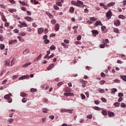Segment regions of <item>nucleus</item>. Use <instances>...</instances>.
<instances>
[{
  "mask_svg": "<svg viewBox=\"0 0 126 126\" xmlns=\"http://www.w3.org/2000/svg\"><path fill=\"white\" fill-rule=\"evenodd\" d=\"M77 6H78L79 7L83 8V7H85V6H86V5L83 4V2H82L79 0H78L77 1Z\"/></svg>",
  "mask_w": 126,
  "mask_h": 126,
  "instance_id": "obj_1",
  "label": "nucleus"
},
{
  "mask_svg": "<svg viewBox=\"0 0 126 126\" xmlns=\"http://www.w3.org/2000/svg\"><path fill=\"white\" fill-rule=\"evenodd\" d=\"M106 17L107 19H111L112 16H113V13H112V11L109 10V11L106 13Z\"/></svg>",
  "mask_w": 126,
  "mask_h": 126,
  "instance_id": "obj_2",
  "label": "nucleus"
},
{
  "mask_svg": "<svg viewBox=\"0 0 126 126\" xmlns=\"http://www.w3.org/2000/svg\"><path fill=\"white\" fill-rule=\"evenodd\" d=\"M0 15L1 16V20L4 22H6V18H5V17L4 16V15L3 13L0 12Z\"/></svg>",
  "mask_w": 126,
  "mask_h": 126,
  "instance_id": "obj_3",
  "label": "nucleus"
},
{
  "mask_svg": "<svg viewBox=\"0 0 126 126\" xmlns=\"http://www.w3.org/2000/svg\"><path fill=\"white\" fill-rule=\"evenodd\" d=\"M114 24L115 26H120L121 25V21L119 20H116L114 21Z\"/></svg>",
  "mask_w": 126,
  "mask_h": 126,
  "instance_id": "obj_4",
  "label": "nucleus"
},
{
  "mask_svg": "<svg viewBox=\"0 0 126 126\" xmlns=\"http://www.w3.org/2000/svg\"><path fill=\"white\" fill-rule=\"evenodd\" d=\"M11 96H12V94H11V93H9L7 94H5L4 96V98L6 99V100H8V99H10V97H11Z\"/></svg>",
  "mask_w": 126,
  "mask_h": 126,
  "instance_id": "obj_5",
  "label": "nucleus"
},
{
  "mask_svg": "<svg viewBox=\"0 0 126 126\" xmlns=\"http://www.w3.org/2000/svg\"><path fill=\"white\" fill-rule=\"evenodd\" d=\"M43 32L44 29H43L42 28H39L37 30V33L39 35H40V34H42V33H43Z\"/></svg>",
  "mask_w": 126,
  "mask_h": 126,
  "instance_id": "obj_6",
  "label": "nucleus"
},
{
  "mask_svg": "<svg viewBox=\"0 0 126 126\" xmlns=\"http://www.w3.org/2000/svg\"><path fill=\"white\" fill-rule=\"evenodd\" d=\"M64 96H74V94L72 93H65L63 94Z\"/></svg>",
  "mask_w": 126,
  "mask_h": 126,
  "instance_id": "obj_7",
  "label": "nucleus"
},
{
  "mask_svg": "<svg viewBox=\"0 0 126 126\" xmlns=\"http://www.w3.org/2000/svg\"><path fill=\"white\" fill-rule=\"evenodd\" d=\"M29 78V75H26L22 76V77H20L19 79V80H22L23 79H25V78Z\"/></svg>",
  "mask_w": 126,
  "mask_h": 126,
  "instance_id": "obj_8",
  "label": "nucleus"
},
{
  "mask_svg": "<svg viewBox=\"0 0 126 126\" xmlns=\"http://www.w3.org/2000/svg\"><path fill=\"white\" fill-rule=\"evenodd\" d=\"M25 19H26V20H27V21H29V22L33 21L34 20V19L30 17H25Z\"/></svg>",
  "mask_w": 126,
  "mask_h": 126,
  "instance_id": "obj_9",
  "label": "nucleus"
},
{
  "mask_svg": "<svg viewBox=\"0 0 126 126\" xmlns=\"http://www.w3.org/2000/svg\"><path fill=\"white\" fill-rule=\"evenodd\" d=\"M55 67V64L52 63L47 67V70H50L52 69V68H54Z\"/></svg>",
  "mask_w": 126,
  "mask_h": 126,
  "instance_id": "obj_10",
  "label": "nucleus"
},
{
  "mask_svg": "<svg viewBox=\"0 0 126 126\" xmlns=\"http://www.w3.org/2000/svg\"><path fill=\"white\" fill-rule=\"evenodd\" d=\"M108 115L109 117H115V113L112 111H108Z\"/></svg>",
  "mask_w": 126,
  "mask_h": 126,
  "instance_id": "obj_11",
  "label": "nucleus"
},
{
  "mask_svg": "<svg viewBox=\"0 0 126 126\" xmlns=\"http://www.w3.org/2000/svg\"><path fill=\"white\" fill-rule=\"evenodd\" d=\"M93 35L95 37L96 36V35H98L99 34V32H98V31L97 30H94L92 31Z\"/></svg>",
  "mask_w": 126,
  "mask_h": 126,
  "instance_id": "obj_12",
  "label": "nucleus"
},
{
  "mask_svg": "<svg viewBox=\"0 0 126 126\" xmlns=\"http://www.w3.org/2000/svg\"><path fill=\"white\" fill-rule=\"evenodd\" d=\"M19 23L20 24H22L23 27H28V25H27V24H26V23H25V22L22 23V22H21V21H20V22H19Z\"/></svg>",
  "mask_w": 126,
  "mask_h": 126,
  "instance_id": "obj_13",
  "label": "nucleus"
},
{
  "mask_svg": "<svg viewBox=\"0 0 126 126\" xmlns=\"http://www.w3.org/2000/svg\"><path fill=\"white\" fill-rule=\"evenodd\" d=\"M114 4H116V2H111L107 5V7H110V6H114Z\"/></svg>",
  "mask_w": 126,
  "mask_h": 126,
  "instance_id": "obj_14",
  "label": "nucleus"
},
{
  "mask_svg": "<svg viewBox=\"0 0 126 126\" xmlns=\"http://www.w3.org/2000/svg\"><path fill=\"white\" fill-rule=\"evenodd\" d=\"M46 14L51 19H53V18H54V16H53L52 14L49 13V12H46Z\"/></svg>",
  "mask_w": 126,
  "mask_h": 126,
  "instance_id": "obj_15",
  "label": "nucleus"
},
{
  "mask_svg": "<svg viewBox=\"0 0 126 126\" xmlns=\"http://www.w3.org/2000/svg\"><path fill=\"white\" fill-rule=\"evenodd\" d=\"M36 0H31V2H32V4H39V1Z\"/></svg>",
  "mask_w": 126,
  "mask_h": 126,
  "instance_id": "obj_16",
  "label": "nucleus"
},
{
  "mask_svg": "<svg viewBox=\"0 0 126 126\" xmlns=\"http://www.w3.org/2000/svg\"><path fill=\"white\" fill-rule=\"evenodd\" d=\"M59 29H60V24H57L55 26V31H59Z\"/></svg>",
  "mask_w": 126,
  "mask_h": 126,
  "instance_id": "obj_17",
  "label": "nucleus"
},
{
  "mask_svg": "<svg viewBox=\"0 0 126 126\" xmlns=\"http://www.w3.org/2000/svg\"><path fill=\"white\" fill-rule=\"evenodd\" d=\"M95 25L97 26V25H100V26H103V24H102V23L101 22V21H97L95 23Z\"/></svg>",
  "mask_w": 126,
  "mask_h": 126,
  "instance_id": "obj_18",
  "label": "nucleus"
},
{
  "mask_svg": "<svg viewBox=\"0 0 126 126\" xmlns=\"http://www.w3.org/2000/svg\"><path fill=\"white\" fill-rule=\"evenodd\" d=\"M14 42L17 43V40H16V39L11 40L9 41V45H12V44Z\"/></svg>",
  "mask_w": 126,
  "mask_h": 126,
  "instance_id": "obj_19",
  "label": "nucleus"
},
{
  "mask_svg": "<svg viewBox=\"0 0 126 126\" xmlns=\"http://www.w3.org/2000/svg\"><path fill=\"white\" fill-rule=\"evenodd\" d=\"M14 121V119H13L12 118H10L7 120V122H8V124H9V125H11V124H12V123H13Z\"/></svg>",
  "mask_w": 126,
  "mask_h": 126,
  "instance_id": "obj_20",
  "label": "nucleus"
},
{
  "mask_svg": "<svg viewBox=\"0 0 126 126\" xmlns=\"http://www.w3.org/2000/svg\"><path fill=\"white\" fill-rule=\"evenodd\" d=\"M19 3L22 4V5H25L26 6H27V5H28V4H27V3L24 2V1H22L21 0L19 1Z\"/></svg>",
  "mask_w": 126,
  "mask_h": 126,
  "instance_id": "obj_21",
  "label": "nucleus"
},
{
  "mask_svg": "<svg viewBox=\"0 0 126 126\" xmlns=\"http://www.w3.org/2000/svg\"><path fill=\"white\" fill-rule=\"evenodd\" d=\"M99 5H100V6L103 7V8H104V9H108V7H107V6H106L105 5H104V4L103 3H100V4H99Z\"/></svg>",
  "mask_w": 126,
  "mask_h": 126,
  "instance_id": "obj_22",
  "label": "nucleus"
},
{
  "mask_svg": "<svg viewBox=\"0 0 126 126\" xmlns=\"http://www.w3.org/2000/svg\"><path fill=\"white\" fill-rule=\"evenodd\" d=\"M120 78H122L124 81L126 82V75H120Z\"/></svg>",
  "mask_w": 126,
  "mask_h": 126,
  "instance_id": "obj_23",
  "label": "nucleus"
},
{
  "mask_svg": "<svg viewBox=\"0 0 126 126\" xmlns=\"http://www.w3.org/2000/svg\"><path fill=\"white\" fill-rule=\"evenodd\" d=\"M118 18H120V19H123V20H125L126 18V16H124L123 15H119L118 16Z\"/></svg>",
  "mask_w": 126,
  "mask_h": 126,
  "instance_id": "obj_24",
  "label": "nucleus"
},
{
  "mask_svg": "<svg viewBox=\"0 0 126 126\" xmlns=\"http://www.w3.org/2000/svg\"><path fill=\"white\" fill-rule=\"evenodd\" d=\"M31 63H32L31 62L26 63L23 65V67H24V68L27 67V66H28L29 65H30V64H31Z\"/></svg>",
  "mask_w": 126,
  "mask_h": 126,
  "instance_id": "obj_25",
  "label": "nucleus"
},
{
  "mask_svg": "<svg viewBox=\"0 0 126 126\" xmlns=\"http://www.w3.org/2000/svg\"><path fill=\"white\" fill-rule=\"evenodd\" d=\"M94 110H96V111H102V109L97 106H95L94 107Z\"/></svg>",
  "mask_w": 126,
  "mask_h": 126,
  "instance_id": "obj_26",
  "label": "nucleus"
},
{
  "mask_svg": "<svg viewBox=\"0 0 126 126\" xmlns=\"http://www.w3.org/2000/svg\"><path fill=\"white\" fill-rule=\"evenodd\" d=\"M114 32L115 33H117V34H119L120 33V31H119V29L118 28H114L113 29Z\"/></svg>",
  "mask_w": 126,
  "mask_h": 126,
  "instance_id": "obj_27",
  "label": "nucleus"
},
{
  "mask_svg": "<svg viewBox=\"0 0 126 126\" xmlns=\"http://www.w3.org/2000/svg\"><path fill=\"white\" fill-rule=\"evenodd\" d=\"M48 112H49V109H48L47 108L42 109V113H44L45 114H47V113H48Z\"/></svg>",
  "mask_w": 126,
  "mask_h": 126,
  "instance_id": "obj_28",
  "label": "nucleus"
},
{
  "mask_svg": "<svg viewBox=\"0 0 126 126\" xmlns=\"http://www.w3.org/2000/svg\"><path fill=\"white\" fill-rule=\"evenodd\" d=\"M64 92H70L71 91L70 88L68 87L64 88Z\"/></svg>",
  "mask_w": 126,
  "mask_h": 126,
  "instance_id": "obj_29",
  "label": "nucleus"
},
{
  "mask_svg": "<svg viewBox=\"0 0 126 126\" xmlns=\"http://www.w3.org/2000/svg\"><path fill=\"white\" fill-rule=\"evenodd\" d=\"M117 89H111V94H115V92H117Z\"/></svg>",
  "mask_w": 126,
  "mask_h": 126,
  "instance_id": "obj_30",
  "label": "nucleus"
},
{
  "mask_svg": "<svg viewBox=\"0 0 126 126\" xmlns=\"http://www.w3.org/2000/svg\"><path fill=\"white\" fill-rule=\"evenodd\" d=\"M8 10L9 11V12H11V13H12L13 12L16 11V10H15V9H11V8H9Z\"/></svg>",
  "mask_w": 126,
  "mask_h": 126,
  "instance_id": "obj_31",
  "label": "nucleus"
},
{
  "mask_svg": "<svg viewBox=\"0 0 126 126\" xmlns=\"http://www.w3.org/2000/svg\"><path fill=\"white\" fill-rule=\"evenodd\" d=\"M15 63V60L14 59V58H13V59L11 61V66H12Z\"/></svg>",
  "mask_w": 126,
  "mask_h": 126,
  "instance_id": "obj_32",
  "label": "nucleus"
},
{
  "mask_svg": "<svg viewBox=\"0 0 126 126\" xmlns=\"http://www.w3.org/2000/svg\"><path fill=\"white\" fill-rule=\"evenodd\" d=\"M105 83H106V81L105 80H102L99 81V84H100V85H103V84H105Z\"/></svg>",
  "mask_w": 126,
  "mask_h": 126,
  "instance_id": "obj_33",
  "label": "nucleus"
},
{
  "mask_svg": "<svg viewBox=\"0 0 126 126\" xmlns=\"http://www.w3.org/2000/svg\"><path fill=\"white\" fill-rule=\"evenodd\" d=\"M29 53V49H26L25 51H24L23 54V55H27Z\"/></svg>",
  "mask_w": 126,
  "mask_h": 126,
  "instance_id": "obj_34",
  "label": "nucleus"
},
{
  "mask_svg": "<svg viewBox=\"0 0 126 126\" xmlns=\"http://www.w3.org/2000/svg\"><path fill=\"white\" fill-rule=\"evenodd\" d=\"M120 105L121 103H120L119 102H115V103H114V106H115V107H120Z\"/></svg>",
  "mask_w": 126,
  "mask_h": 126,
  "instance_id": "obj_35",
  "label": "nucleus"
},
{
  "mask_svg": "<svg viewBox=\"0 0 126 126\" xmlns=\"http://www.w3.org/2000/svg\"><path fill=\"white\" fill-rule=\"evenodd\" d=\"M69 12L71 13H73V12H74V8H73L72 7H70L69 9Z\"/></svg>",
  "mask_w": 126,
  "mask_h": 126,
  "instance_id": "obj_36",
  "label": "nucleus"
},
{
  "mask_svg": "<svg viewBox=\"0 0 126 126\" xmlns=\"http://www.w3.org/2000/svg\"><path fill=\"white\" fill-rule=\"evenodd\" d=\"M30 91H31V92H32V93H34V92H36L37 89H34V88H32V89H31Z\"/></svg>",
  "mask_w": 126,
  "mask_h": 126,
  "instance_id": "obj_37",
  "label": "nucleus"
},
{
  "mask_svg": "<svg viewBox=\"0 0 126 126\" xmlns=\"http://www.w3.org/2000/svg\"><path fill=\"white\" fill-rule=\"evenodd\" d=\"M101 113L103 116H107V111L105 110H103L101 111Z\"/></svg>",
  "mask_w": 126,
  "mask_h": 126,
  "instance_id": "obj_38",
  "label": "nucleus"
},
{
  "mask_svg": "<svg viewBox=\"0 0 126 126\" xmlns=\"http://www.w3.org/2000/svg\"><path fill=\"white\" fill-rule=\"evenodd\" d=\"M10 3H12V4H15L16 2L14 0H8Z\"/></svg>",
  "mask_w": 126,
  "mask_h": 126,
  "instance_id": "obj_39",
  "label": "nucleus"
},
{
  "mask_svg": "<svg viewBox=\"0 0 126 126\" xmlns=\"http://www.w3.org/2000/svg\"><path fill=\"white\" fill-rule=\"evenodd\" d=\"M71 3L72 4H73V5H75L76 6H77V2L73 1V0L71 1Z\"/></svg>",
  "mask_w": 126,
  "mask_h": 126,
  "instance_id": "obj_40",
  "label": "nucleus"
},
{
  "mask_svg": "<svg viewBox=\"0 0 126 126\" xmlns=\"http://www.w3.org/2000/svg\"><path fill=\"white\" fill-rule=\"evenodd\" d=\"M74 43L75 45H81V44H82V43L81 42L78 41H74Z\"/></svg>",
  "mask_w": 126,
  "mask_h": 126,
  "instance_id": "obj_41",
  "label": "nucleus"
},
{
  "mask_svg": "<svg viewBox=\"0 0 126 126\" xmlns=\"http://www.w3.org/2000/svg\"><path fill=\"white\" fill-rule=\"evenodd\" d=\"M50 50L51 51H53V50H56V46H55L54 45H52L50 48Z\"/></svg>",
  "mask_w": 126,
  "mask_h": 126,
  "instance_id": "obj_42",
  "label": "nucleus"
},
{
  "mask_svg": "<svg viewBox=\"0 0 126 126\" xmlns=\"http://www.w3.org/2000/svg\"><path fill=\"white\" fill-rule=\"evenodd\" d=\"M81 83H82L83 84H84L85 85H86V84H87V81H85L83 79L81 81Z\"/></svg>",
  "mask_w": 126,
  "mask_h": 126,
  "instance_id": "obj_43",
  "label": "nucleus"
},
{
  "mask_svg": "<svg viewBox=\"0 0 126 126\" xmlns=\"http://www.w3.org/2000/svg\"><path fill=\"white\" fill-rule=\"evenodd\" d=\"M9 64H10V61H8V60H7L6 62H5V66H6V65H9Z\"/></svg>",
  "mask_w": 126,
  "mask_h": 126,
  "instance_id": "obj_44",
  "label": "nucleus"
},
{
  "mask_svg": "<svg viewBox=\"0 0 126 126\" xmlns=\"http://www.w3.org/2000/svg\"><path fill=\"white\" fill-rule=\"evenodd\" d=\"M20 96H21L22 97H26V96H27V94L24 93H21Z\"/></svg>",
  "mask_w": 126,
  "mask_h": 126,
  "instance_id": "obj_45",
  "label": "nucleus"
},
{
  "mask_svg": "<svg viewBox=\"0 0 126 126\" xmlns=\"http://www.w3.org/2000/svg\"><path fill=\"white\" fill-rule=\"evenodd\" d=\"M5 48L4 44H0V50H4Z\"/></svg>",
  "mask_w": 126,
  "mask_h": 126,
  "instance_id": "obj_46",
  "label": "nucleus"
},
{
  "mask_svg": "<svg viewBox=\"0 0 126 126\" xmlns=\"http://www.w3.org/2000/svg\"><path fill=\"white\" fill-rule=\"evenodd\" d=\"M105 46H106V43L101 44L99 45V48H101V49H104V48H105Z\"/></svg>",
  "mask_w": 126,
  "mask_h": 126,
  "instance_id": "obj_47",
  "label": "nucleus"
},
{
  "mask_svg": "<svg viewBox=\"0 0 126 126\" xmlns=\"http://www.w3.org/2000/svg\"><path fill=\"white\" fill-rule=\"evenodd\" d=\"M54 56H55V55L54 54V53H52L51 55H50V56H48L47 60H50V59H52V58H54Z\"/></svg>",
  "mask_w": 126,
  "mask_h": 126,
  "instance_id": "obj_48",
  "label": "nucleus"
},
{
  "mask_svg": "<svg viewBox=\"0 0 126 126\" xmlns=\"http://www.w3.org/2000/svg\"><path fill=\"white\" fill-rule=\"evenodd\" d=\"M98 92H100V93H105V90L102 89H99Z\"/></svg>",
  "mask_w": 126,
  "mask_h": 126,
  "instance_id": "obj_49",
  "label": "nucleus"
},
{
  "mask_svg": "<svg viewBox=\"0 0 126 126\" xmlns=\"http://www.w3.org/2000/svg\"><path fill=\"white\" fill-rule=\"evenodd\" d=\"M17 38L20 42H24V39H22L21 36H18Z\"/></svg>",
  "mask_w": 126,
  "mask_h": 126,
  "instance_id": "obj_50",
  "label": "nucleus"
},
{
  "mask_svg": "<svg viewBox=\"0 0 126 126\" xmlns=\"http://www.w3.org/2000/svg\"><path fill=\"white\" fill-rule=\"evenodd\" d=\"M54 8L55 10H59V9H60V8L59 6H57V5H54Z\"/></svg>",
  "mask_w": 126,
  "mask_h": 126,
  "instance_id": "obj_51",
  "label": "nucleus"
},
{
  "mask_svg": "<svg viewBox=\"0 0 126 126\" xmlns=\"http://www.w3.org/2000/svg\"><path fill=\"white\" fill-rule=\"evenodd\" d=\"M87 118L89 119V120H91L92 119V115L90 114L87 116Z\"/></svg>",
  "mask_w": 126,
  "mask_h": 126,
  "instance_id": "obj_52",
  "label": "nucleus"
},
{
  "mask_svg": "<svg viewBox=\"0 0 126 126\" xmlns=\"http://www.w3.org/2000/svg\"><path fill=\"white\" fill-rule=\"evenodd\" d=\"M100 76H101V77H103V78H104V77H106V74H105L104 73V72H101V73Z\"/></svg>",
  "mask_w": 126,
  "mask_h": 126,
  "instance_id": "obj_53",
  "label": "nucleus"
},
{
  "mask_svg": "<svg viewBox=\"0 0 126 126\" xmlns=\"http://www.w3.org/2000/svg\"><path fill=\"white\" fill-rule=\"evenodd\" d=\"M45 44H49V43H50V40L49 39H45L44 41Z\"/></svg>",
  "mask_w": 126,
  "mask_h": 126,
  "instance_id": "obj_54",
  "label": "nucleus"
},
{
  "mask_svg": "<svg viewBox=\"0 0 126 126\" xmlns=\"http://www.w3.org/2000/svg\"><path fill=\"white\" fill-rule=\"evenodd\" d=\"M41 58H42V54H40L37 58L36 60H41Z\"/></svg>",
  "mask_w": 126,
  "mask_h": 126,
  "instance_id": "obj_55",
  "label": "nucleus"
},
{
  "mask_svg": "<svg viewBox=\"0 0 126 126\" xmlns=\"http://www.w3.org/2000/svg\"><path fill=\"white\" fill-rule=\"evenodd\" d=\"M56 3L57 4V5H58L59 6H62V3L60 1H57Z\"/></svg>",
  "mask_w": 126,
  "mask_h": 126,
  "instance_id": "obj_56",
  "label": "nucleus"
},
{
  "mask_svg": "<svg viewBox=\"0 0 126 126\" xmlns=\"http://www.w3.org/2000/svg\"><path fill=\"white\" fill-rule=\"evenodd\" d=\"M63 85V82H60L58 83V86H62V85Z\"/></svg>",
  "mask_w": 126,
  "mask_h": 126,
  "instance_id": "obj_57",
  "label": "nucleus"
},
{
  "mask_svg": "<svg viewBox=\"0 0 126 126\" xmlns=\"http://www.w3.org/2000/svg\"><path fill=\"white\" fill-rule=\"evenodd\" d=\"M0 7H1V8H4V9H5V8H6V6H4V5L3 4H0Z\"/></svg>",
  "mask_w": 126,
  "mask_h": 126,
  "instance_id": "obj_58",
  "label": "nucleus"
},
{
  "mask_svg": "<svg viewBox=\"0 0 126 126\" xmlns=\"http://www.w3.org/2000/svg\"><path fill=\"white\" fill-rule=\"evenodd\" d=\"M118 96H119V97H123V96H124V94H123L122 93H119Z\"/></svg>",
  "mask_w": 126,
  "mask_h": 126,
  "instance_id": "obj_59",
  "label": "nucleus"
},
{
  "mask_svg": "<svg viewBox=\"0 0 126 126\" xmlns=\"http://www.w3.org/2000/svg\"><path fill=\"white\" fill-rule=\"evenodd\" d=\"M81 97H82V100H84V99H85V98H86V96L84 94H81Z\"/></svg>",
  "mask_w": 126,
  "mask_h": 126,
  "instance_id": "obj_60",
  "label": "nucleus"
},
{
  "mask_svg": "<svg viewBox=\"0 0 126 126\" xmlns=\"http://www.w3.org/2000/svg\"><path fill=\"white\" fill-rule=\"evenodd\" d=\"M77 40L78 41H80V40H81V35L78 36L77 37Z\"/></svg>",
  "mask_w": 126,
  "mask_h": 126,
  "instance_id": "obj_61",
  "label": "nucleus"
},
{
  "mask_svg": "<svg viewBox=\"0 0 126 126\" xmlns=\"http://www.w3.org/2000/svg\"><path fill=\"white\" fill-rule=\"evenodd\" d=\"M49 119H51V120H54L55 119V116L54 115H51L49 116Z\"/></svg>",
  "mask_w": 126,
  "mask_h": 126,
  "instance_id": "obj_62",
  "label": "nucleus"
},
{
  "mask_svg": "<svg viewBox=\"0 0 126 126\" xmlns=\"http://www.w3.org/2000/svg\"><path fill=\"white\" fill-rule=\"evenodd\" d=\"M121 106V107H122V108H125L126 105V104H125V103H122Z\"/></svg>",
  "mask_w": 126,
  "mask_h": 126,
  "instance_id": "obj_63",
  "label": "nucleus"
},
{
  "mask_svg": "<svg viewBox=\"0 0 126 126\" xmlns=\"http://www.w3.org/2000/svg\"><path fill=\"white\" fill-rule=\"evenodd\" d=\"M90 20L92 21H96V19H95L94 17H91Z\"/></svg>",
  "mask_w": 126,
  "mask_h": 126,
  "instance_id": "obj_64",
  "label": "nucleus"
}]
</instances>
